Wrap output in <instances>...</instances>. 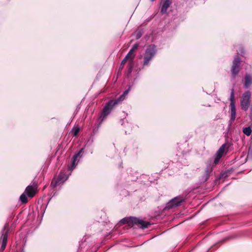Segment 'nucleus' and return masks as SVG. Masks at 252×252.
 Wrapping results in <instances>:
<instances>
[{
    "label": "nucleus",
    "instance_id": "20",
    "mask_svg": "<svg viewBox=\"0 0 252 252\" xmlns=\"http://www.w3.org/2000/svg\"><path fill=\"white\" fill-rule=\"evenodd\" d=\"M80 131L79 127H74L72 129V132L73 133V136H76Z\"/></svg>",
    "mask_w": 252,
    "mask_h": 252
},
{
    "label": "nucleus",
    "instance_id": "3",
    "mask_svg": "<svg viewBox=\"0 0 252 252\" xmlns=\"http://www.w3.org/2000/svg\"><path fill=\"white\" fill-rule=\"evenodd\" d=\"M156 47L154 45H150L147 47L144 56L143 65L149 64L150 62L156 55Z\"/></svg>",
    "mask_w": 252,
    "mask_h": 252
},
{
    "label": "nucleus",
    "instance_id": "6",
    "mask_svg": "<svg viewBox=\"0 0 252 252\" xmlns=\"http://www.w3.org/2000/svg\"><path fill=\"white\" fill-rule=\"evenodd\" d=\"M240 63V59L239 57L236 56L233 62V64L231 69V71L233 77L235 78L239 72V65Z\"/></svg>",
    "mask_w": 252,
    "mask_h": 252
},
{
    "label": "nucleus",
    "instance_id": "19",
    "mask_svg": "<svg viewBox=\"0 0 252 252\" xmlns=\"http://www.w3.org/2000/svg\"><path fill=\"white\" fill-rule=\"evenodd\" d=\"M138 47V44H134L132 48L130 50V51L128 53L129 54H130V55L132 56L131 59H133L134 58V55H133L134 51L136 49H137Z\"/></svg>",
    "mask_w": 252,
    "mask_h": 252
},
{
    "label": "nucleus",
    "instance_id": "14",
    "mask_svg": "<svg viewBox=\"0 0 252 252\" xmlns=\"http://www.w3.org/2000/svg\"><path fill=\"white\" fill-rule=\"evenodd\" d=\"M170 4L171 2L169 0H164L162 2L161 12L162 13H165L167 9L170 6Z\"/></svg>",
    "mask_w": 252,
    "mask_h": 252
},
{
    "label": "nucleus",
    "instance_id": "24",
    "mask_svg": "<svg viewBox=\"0 0 252 252\" xmlns=\"http://www.w3.org/2000/svg\"><path fill=\"white\" fill-rule=\"evenodd\" d=\"M7 226V224H5V225H4V228H3V230H4V229H5Z\"/></svg>",
    "mask_w": 252,
    "mask_h": 252
},
{
    "label": "nucleus",
    "instance_id": "23",
    "mask_svg": "<svg viewBox=\"0 0 252 252\" xmlns=\"http://www.w3.org/2000/svg\"><path fill=\"white\" fill-rule=\"evenodd\" d=\"M122 222L123 223H127V220L126 219H124L121 220Z\"/></svg>",
    "mask_w": 252,
    "mask_h": 252
},
{
    "label": "nucleus",
    "instance_id": "10",
    "mask_svg": "<svg viewBox=\"0 0 252 252\" xmlns=\"http://www.w3.org/2000/svg\"><path fill=\"white\" fill-rule=\"evenodd\" d=\"M68 177V175H67L64 172H61L59 174L58 179L56 181L54 184L53 183V182H52L51 183V185H53L54 187H56L58 184L64 183L67 179Z\"/></svg>",
    "mask_w": 252,
    "mask_h": 252
},
{
    "label": "nucleus",
    "instance_id": "16",
    "mask_svg": "<svg viewBox=\"0 0 252 252\" xmlns=\"http://www.w3.org/2000/svg\"><path fill=\"white\" fill-rule=\"evenodd\" d=\"M131 57H132V56L130 55V54H129L128 53L126 56V57H125V58L123 60V61H122L121 62V66L122 67H123L124 64L126 63V61L128 60V59H131V60H133V59H131Z\"/></svg>",
    "mask_w": 252,
    "mask_h": 252
},
{
    "label": "nucleus",
    "instance_id": "13",
    "mask_svg": "<svg viewBox=\"0 0 252 252\" xmlns=\"http://www.w3.org/2000/svg\"><path fill=\"white\" fill-rule=\"evenodd\" d=\"M83 150V148L81 149L77 154H76L75 155H74V156L72 158V160H73L72 163L71 165H70V166H68L69 170H72L74 168V167H75V166L77 164V163H76V161L78 157L80 156V154L82 152Z\"/></svg>",
    "mask_w": 252,
    "mask_h": 252
},
{
    "label": "nucleus",
    "instance_id": "2",
    "mask_svg": "<svg viewBox=\"0 0 252 252\" xmlns=\"http://www.w3.org/2000/svg\"><path fill=\"white\" fill-rule=\"evenodd\" d=\"M130 87L126 90L117 99L110 100L104 107L99 117L101 121H103L105 118L110 114L113 108L117 104L124 100L126 96L130 91Z\"/></svg>",
    "mask_w": 252,
    "mask_h": 252
},
{
    "label": "nucleus",
    "instance_id": "11",
    "mask_svg": "<svg viewBox=\"0 0 252 252\" xmlns=\"http://www.w3.org/2000/svg\"><path fill=\"white\" fill-rule=\"evenodd\" d=\"M225 147H226V145L225 144H223V145H221V146L220 148V149L218 151V152L216 154V156L215 157V160H214V162L215 164L218 163L219 160L220 159L221 157L222 156V155L224 153L225 150Z\"/></svg>",
    "mask_w": 252,
    "mask_h": 252
},
{
    "label": "nucleus",
    "instance_id": "4",
    "mask_svg": "<svg viewBox=\"0 0 252 252\" xmlns=\"http://www.w3.org/2000/svg\"><path fill=\"white\" fill-rule=\"evenodd\" d=\"M252 94L249 91L244 93L240 97V104L242 110L247 111L248 110L250 103Z\"/></svg>",
    "mask_w": 252,
    "mask_h": 252
},
{
    "label": "nucleus",
    "instance_id": "21",
    "mask_svg": "<svg viewBox=\"0 0 252 252\" xmlns=\"http://www.w3.org/2000/svg\"><path fill=\"white\" fill-rule=\"evenodd\" d=\"M129 67L128 68V73L130 74L133 68V63L132 62L129 63Z\"/></svg>",
    "mask_w": 252,
    "mask_h": 252
},
{
    "label": "nucleus",
    "instance_id": "7",
    "mask_svg": "<svg viewBox=\"0 0 252 252\" xmlns=\"http://www.w3.org/2000/svg\"><path fill=\"white\" fill-rule=\"evenodd\" d=\"M24 192L29 197H32L37 192V186L36 184L28 186Z\"/></svg>",
    "mask_w": 252,
    "mask_h": 252
},
{
    "label": "nucleus",
    "instance_id": "12",
    "mask_svg": "<svg viewBox=\"0 0 252 252\" xmlns=\"http://www.w3.org/2000/svg\"><path fill=\"white\" fill-rule=\"evenodd\" d=\"M244 86L246 89H248L252 85V75L247 73L243 79Z\"/></svg>",
    "mask_w": 252,
    "mask_h": 252
},
{
    "label": "nucleus",
    "instance_id": "22",
    "mask_svg": "<svg viewBox=\"0 0 252 252\" xmlns=\"http://www.w3.org/2000/svg\"><path fill=\"white\" fill-rule=\"evenodd\" d=\"M141 36H142V33L140 32H137L135 33V37L137 39L140 38Z\"/></svg>",
    "mask_w": 252,
    "mask_h": 252
},
{
    "label": "nucleus",
    "instance_id": "9",
    "mask_svg": "<svg viewBox=\"0 0 252 252\" xmlns=\"http://www.w3.org/2000/svg\"><path fill=\"white\" fill-rule=\"evenodd\" d=\"M131 220L133 224L138 225L142 228H147L150 225L149 222L145 221L136 218H131Z\"/></svg>",
    "mask_w": 252,
    "mask_h": 252
},
{
    "label": "nucleus",
    "instance_id": "8",
    "mask_svg": "<svg viewBox=\"0 0 252 252\" xmlns=\"http://www.w3.org/2000/svg\"><path fill=\"white\" fill-rule=\"evenodd\" d=\"M184 198L182 196L175 197L172 199L167 204L168 208H172L179 206L183 201Z\"/></svg>",
    "mask_w": 252,
    "mask_h": 252
},
{
    "label": "nucleus",
    "instance_id": "15",
    "mask_svg": "<svg viewBox=\"0 0 252 252\" xmlns=\"http://www.w3.org/2000/svg\"><path fill=\"white\" fill-rule=\"evenodd\" d=\"M7 238H8V232H6L5 234L2 235V241L1 246V250L2 251H3L6 247L7 241Z\"/></svg>",
    "mask_w": 252,
    "mask_h": 252
},
{
    "label": "nucleus",
    "instance_id": "1",
    "mask_svg": "<svg viewBox=\"0 0 252 252\" xmlns=\"http://www.w3.org/2000/svg\"><path fill=\"white\" fill-rule=\"evenodd\" d=\"M130 87L126 90L117 99L110 100L104 107L99 117L101 121H103L105 118L110 114L113 108L117 104L124 100L126 96L130 91Z\"/></svg>",
    "mask_w": 252,
    "mask_h": 252
},
{
    "label": "nucleus",
    "instance_id": "17",
    "mask_svg": "<svg viewBox=\"0 0 252 252\" xmlns=\"http://www.w3.org/2000/svg\"><path fill=\"white\" fill-rule=\"evenodd\" d=\"M252 127H244L243 129V132L247 136L251 135L252 132Z\"/></svg>",
    "mask_w": 252,
    "mask_h": 252
},
{
    "label": "nucleus",
    "instance_id": "18",
    "mask_svg": "<svg viewBox=\"0 0 252 252\" xmlns=\"http://www.w3.org/2000/svg\"><path fill=\"white\" fill-rule=\"evenodd\" d=\"M27 194L25 193V192L21 194V195L20 197V201L23 203H26L28 202V198L27 197Z\"/></svg>",
    "mask_w": 252,
    "mask_h": 252
},
{
    "label": "nucleus",
    "instance_id": "5",
    "mask_svg": "<svg viewBox=\"0 0 252 252\" xmlns=\"http://www.w3.org/2000/svg\"><path fill=\"white\" fill-rule=\"evenodd\" d=\"M230 112L231 116V120L234 121L236 118V110L235 106V99L234 96V91L232 89L231 91L230 96Z\"/></svg>",
    "mask_w": 252,
    "mask_h": 252
},
{
    "label": "nucleus",
    "instance_id": "25",
    "mask_svg": "<svg viewBox=\"0 0 252 252\" xmlns=\"http://www.w3.org/2000/svg\"><path fill=\"white\" fill-rule=\"evenodd\" d=\"M152 1H154L155 0H151Z\"/></svg>",
    "mask_w": 252,
    "mask_h": 252
}]
</instances>
